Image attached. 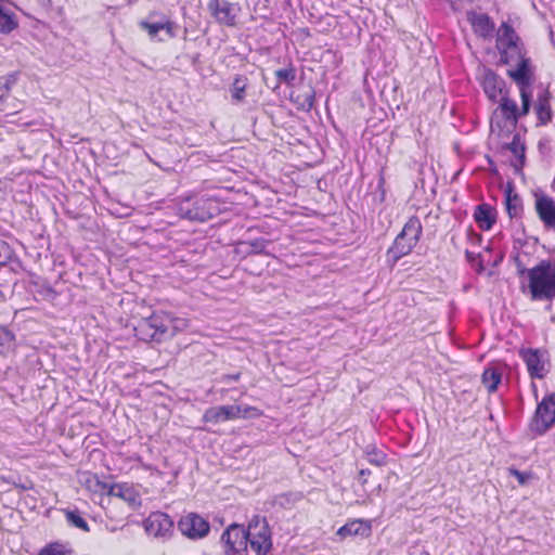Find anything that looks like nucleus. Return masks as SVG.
Wrapping results in <instances>:
<instances>
[{
	"mask_svg": "<svg viewBox=\"0 0 555 555\" xmlns=\"http://www.w3.org/2000/svg\"><path fill=\"white\" fill-rule=\"evenodd\" d=\"M185 325V320L175 318L170 313L162 311L140 320L134 331L137 336L144 341H160L172 337Z\"/></svg>",
	"mask_w": 555,
	"mask_h": 555,
	"instance_id": "obj_1",
	"label": "nucleus"
},
{
	"mask_svg": "<svg viewBox=\"0 0 555 555\" xmlns=\"http://www.w3.org/2000/svg\"><path fill=\"white\" fill-rule=\"evenodd\" d=\"M529 289L534 300L555 298V262L542 260L528 270Z\"/></svg>",
	"mask_w": 555,
	"mask_h": 555,
	"instance_id": "obj_2",
	"label": "nucleus"
},
{
	"mask_svg": "<svg viewBox=\"0 0 555 555\" xmlns=\"http://www.w3.org/2000/svg\"><path fill=\"white\" fill-rule=\"evenodd\" d=\"M422 223L417 217H411L388 249V259L393 263L412 251L420 241Z\"/></svg>",
	"mask_w": 555,
	"mask_h": 555,
	"instance_id": "obj_3",
	"label": "nucleus"
},
{
	"mask_svg": "<svg viewBox=\"0 0 555 555\" xmlns=\"http://www.w3.org/2000/svg\"><path fill=\"white\" fill-rule=\"evenodd\" d=\"M246 531L250 547L257 555H267L271 551V531L264 517L255 516Z\"/></svg>",
	"mask_w": 555,
	"mask_h": 555,
	"instance_id": "obj_4",
	"label": "nucleus"
},
{
	"mask_svg": "<svg viewBox=\"0 0 555 555\" xmlns=\"http://www.w3.org/2000/svg\"><path fill=\"white\" fill-rule=\"evenodd\" d=\"M214 201L209 198H186L178 206V214L192 221H206L214 216Z\"/></svg>",
	"mask_w": 555,
	"mask_h": 555,
	"instance_id": "obj_5",
	"label": "nucleus"
},
{
	"mask_svg": "<svg viewBox=\"0 0 555 555\" xmlns=\"http://www.w3.org/2000/svg\"><path fill=\"white\" fill-rule=\"evenodd\" d=\"M221 540L225 543L228 555H247L248 533L244 526L238 524L230 525L222 533Z\"/></svg>",
	"mask_w": 555,
	"mask_h": 555,
	"instance_id": "obj_6",
	"label": "nucleus"
},
{
	"mask_svg": "<svg viewBox=\"0 0 555 555\" xmlns=\"http://www.w3.org/2000/svg\"><path fill=\"white\" fill-rule=\"evenodd\" d=\"M513 64L516 65V69L508 70V76L512 77L520 90L521 98V113L527 115L530 108L531 93L528 91L530 85L529 78V60L524 57Z\"/></svg>",
	"mask_w": 555,
	"mask_h": 555,
	"instance_id": "obj_7",
	"label": "nucleus"
},
{
	"mask_svg": "<svg viewBox=\"0 0 555 555\" xmlns=\"http://www.w3.org/2000/svg\"><path fill=\"white\" fill-rule=\"evenodd\" d=\"M555 423V395L546 396L539 404L534 415V430L545 433Z\"/></svg>",
	"mask_w": 555,
	"mask_h": 555,
	"instance_id": "obj_8",
	"label": "nucleus"
},
{
	"mask_svg": "<svg viewBox=\"0 0 555 555\" xmlns=\"http://www.w3.org/2000/svg\"><path fill=\"white\" fill-rule=\"evenodd\" d=\"M208 9L216 21L225 26H234L240 13V7L228 0H211Z\"/></svg>",
	"mask_w": 555,
	"mask_h": 555,
	"instance_id": "obj_9",
	"label": "nucleus"
},
{
	"mask_svg": "<svg viewBox=\"0 0 555 555\" xmlns=\"http://www.w3.org/2000/svg\"><path fill=\"white\" fill-rule=\"evenodd\" d=\"M181 533L190 539L204 538L209 532V524L197 514H188L178 524Z\"/></svg>",
	"mask_w": 555,
	"mask_h": 555,
	"instance_id": "obj_10",
	"label": "nucleus"
},
{
	"mask_svg": "<svg viewBox=\"0 0 555 555\" xmlns=\"http://www.w3.org/2000/svg\"><path fill=\"white\" fill-rule=\"evenodd\" d=\"M145 531L155 538H167L171 534L173 522L167 514L152 513L144 521Z\"/></svg>",
	"mask_w": 555,
	"mask_h": 555,
	"instance_id": "obj_11",
	"label": "nucleus"
},
{
	"mask_svg": "<svg viewBox=\"0 0 555 555\" xmlns=\"http://www.w3.org/2000/svg\"><path fill=\"white\" fill-rule=\"evenodd\" d=\"M520 356L526 362L528 372L531 377L543 378L547 373V361L545 352L539 349H522Z\"/></svg>",
	"mask_w": 555,
	"mask_h": 555,
	"instance_id": "obj_12",
	"label": "nucleus"
},
{
	"mask_svg": "<svg viewBox=\"0 0 555 555\" xmlns=\"http://www.w3.org/2000/svg\"><path fill=\"white\" fill-rule=\"evenodd\" d=\"M482 87L485 93L492 102H499V99L504 95L505 81L491 69H485Z\"/></svg>",
	"mask_w": 555,
	"mask_h": 555,
	"instance_id": "obj_13",
	"label": "nucleus"
},
{
	"mask_svg": "<svg viewBox=\"0 0 555 555\" xmlns=\"http://www.w3.org/2000/svg\"><path fill=\"white\" fill-rule=\"evenodd\" d=\"M535 210L547 229H555V202L546 195H535Z\"/></svg>",
	"mask_w": 555,
	"mask_h": 555,
	"instance_id": "obj_14",
	"label": "nucleus"
},
{
	"mask_svg": "<svg viewBox=\"0 0 555 555\" xmlns=\"http://www.w3.org/2000/svg\"><path fill=\"white\" fill-rule=\"evenodd\" d=\"M238 414L240 405H219L207 409L203 415V420L206 423L218 424L220 422L235 420Z\"/></svg>",
	"mask_w": 555,
	"mask_h": 555,
	"instance_id": "obj_15",
	"label": "nucleus"
},
{
	"mask_svg": "<svg viewBox=\"0 0 555 555\" xmlns=\"http://www.w3.org/2000/svg\"><path fill=\"white\" fill-rule=\"evenodd\" d=\"M474 219L481 230L488 231L495 223L496 214L489 204H480L475 208Z\"/></svg>",
	"mask_w": 555,
	"mask_h": 555,
	"instance_id": "obj_16",
	"label": "nucleus"
},
{
	"mask_svg": "<svg viewBox=\"0 0 555 555\" xmlns=\"http://www.w3.org/2000/svg\"><path fill=\"white\" fill-rule=\"evenodd\" d=\"M518 42H520V40L515 30L508 24L503 23L498 30L496 37V48L499 52L501 53L504 50H508Z\"/></svg>",
	"mask_w": 555,
	"mask_h": 555,
	"instance_id": "obj_17",
	"label": "nucleus"
},
{
	"mask_svg": "<svg viewBox=\"0 0 555 555\" xmlns=\"http://www.w3.org/2000/svg\"><path fill=\"white\" fill-rule=\"evenodd\" d=\"M517 122L506 115L496 111L493 112L491 117V131L498 135H505L514 131Z\"/></svg>",
	"mask_w": 555,
	"mask_h": 555,
	"instance_id": "obj_18",
	"label": "nucleus"
},
{
	"mask_svg": "<svg viewBox=\"0 0 555 555\" xmlns=\"http://www.w3.org/2000/svg\"><path fill=\"white\" fill-rule=\"evenodd\" d=\"M468 20L470 21L476 34L480 35L481 37L491 36L494 29V25L487 14L469 13Z\"/></svg>",
	"mask_w": 555,
	"mask_h": 555,
	"instance_id": "obj_19",
	"label": "nucleus"
},
{
	"mask_svg": "<svg viewBox=\"0 0 555 555\" xmlns=\"http://www.w3.org/2000/svg\"><path fill=\"white\" fill-rule=\"evenodd\" d=\"M370 531H371V527L367 522L360 520V519H356V520L349 521L345 526L340 527L337 533L341 538L354 537V535L366 537L370 534Z\"/></svg>",
	"mask_w": 555,
	"mask_h": 555,
	"instance_id": "obj_20",
	"label": "nucleus"
},
{
	"mask_svg": "<svg viewBox=\"0 0 555 555\" xmlns=\"http://www.w3.org/2000/svg\"><path fill=\"white\" fill-rule=\"evenodd\" d=\"M500 106L495 109L496 112L508 116L516 122L518 121L519 115H524L521 112H518L517 103L509 98H507L505 94L502 95L500 99Z\"/></svg>",
	"mask_w": 555,
	"mask_h": 555,
	"instance_id": "obj_21",
	"label": "nucleus"
},
{
	"mask_svg": "<svg viewBox=\"0 0 555 555\" xmlns=\"http://www.w3.org/2000/svg\"><path fill=\"white\" fill-rule=\"evenodd\" d=\"M506 210L511 218L519 217L522 210L521 199L512 189L506 191Z\"/></svg>",
	"mask_w": 555,
	"mask_h": 555,
	"instance_id": "obj_22",
	"label": "nucleus"
},
{
	"mask_svg": "<svg viewBox=\"0 0 555 555\" xmlns=\"http://www.w3.org/2000/svg\"><path fill=\"white\" fill-rule=\"evenodd\" d=\"M501 372L496 369L490 367L485 370L482 373L481 379L482 384L487 388L489 392H494L498 388V385L501 382Z\"/></svg>",
	"mask_w": 555,
	"mask_h": 555,
	"instance_id": "obj_23",
	"label": "nucleus"
},
{
	"mask_svg": "<svg viewBox=\"0 0 555 555\" xmlns=\"http://www.w3.org/2000/svg\"><path fill=\"white\" fill-rule=\"evenodd\" d=\"M246 87L247 78L242 75L235 76L231 87V96L233 101L240 103L244 100Z\"/></svg>",
	"mask_w": 555,
	"mask_h": 555,
	"instance_id": "obj_24",
	"label": "nucleus"
},
{
	"mask_svg": "<svg viewBox=\"0 0 555 555\" xmlns=\"http://www.w3.org/2000/svg\"><path fill=\"white\" fill-rule=\"evenodd\" d=\"M140 27L146 30L151 38H154L158 34V31L163 29H166L170 36H173L172 23L169 21H166L164 23H149L146 21H141Z\"/></svg>",
	"mask_w": 555,
	"mask_h": 555,
	"instance_id": "obj_25",
	"label": "nucleus"
},
{
	"mask_svg": "<svg viewBox=\"0 0 555 555\" xmlns=\"http://www.w3.org/2000/svg\"><path fill=\"white\" fill-rule=\"evenodd\" d=\"M501 62L504 64H513L521 59H524L522 47L520 42L516 43L508 50H504L500 53Z\"/></svg>",
	"mask_w": 555,
	"mask_h": 555,
	"instance_id": "obj_26",
	"label": "nucleus"
},
{
	"mask_svg": "<svg viewBox=\"0 0 555 555\" xmlns=\"http://www.w3.org/2000/svg\"><path fill=\"white\" fill-rule=\"evenodd\" d=\"M267 241L264 238H257L249 242H240L238 247H250V249H244L243 251L247 255L250 254H262L264 253V248L267 246Z\"/></svg>",
	"mask_w": 555,
	"mask_h": 555,
	"instance_id": "obj_27",
	"label": "nucleus"
},
{
	"mask_svg": "<svg viewBox=\"0 0 555 555\" xmlns=\"http://www.w3.org/2000/svg\"><path fill=\"white\" fill-rule=\"evenodd\" d=\"M108 494L111 496L119 498L128 502L134 501L132 491L128 487H125L122 485L111 486V488L108 489Z\"/></svg>",
	"mask_w": 555,
	"mask_h": 555,
	"instance_id": "obj_28",
	"label": "nucleus"
},
{
	"mask_svg": "<svg viewBox=\"0 0 555 555\" xmlns=\"http://www.w3.org/2000/svg\"><path fill=\"white\" fill-rule=\"evenodd\" d=\"M18 26V22L16 15L13 13L7 12L2 8V34H9L12 30L16 29Z\"/></svg>",
	"mask_w": 555,
	"mask_h": 555,
	"instance_id": "obj_29",
	"label": "nucleus"
},
{
	"mask_svg": "<svg viewBox=\"0 0 555 555\" xmlns=\"http://www.w3.org/2000/svg\"><path fill=\"white\" fill-rule=\"evenodd\" d=\"M365 453H366L367 461L371 464H374L376 466H383L387 463L386 454L382 450H378L373 447L371 449L367 448Z\"/></svg>",
	"mask_w": 555,
	"mask_h": 555,
	"instance_id": "obj_30",
	"label": "nucleus"
},
{
	"mask_svg": "<svg viewBox=\"0 0 555 555\" xmlns=\"http://www.w3.org/2000/svg\"><path fill=\"white\" fill-rule=\"evenodd\" d=\"M275 76L279 82H285L287 85H293L296 79V70L294 67L289 66L286 68H281L275 72Z\"/></svg>",
	"mask_w": 555,
	"mask_h": 555,
	"instance_id": "obj_31",
	"label": "nucleus"
},
{
	"mask_svg": "<svg viewBox=\"0 0 555 555\" xmlns=\"http://www.w3.org/2000/svg\"><path fill=\"white\" fill-rule=\"evenodd\" d=\"M537 114L542 124L551 120L552 112L546 99H539V103L537 105Z\"/></svg>",
	"mask_w": 555,
	"mask_h": 555,
	"instance_id": "obj_32",
	"label": "nucleus"
},
{
	"mask_svg": "<svg viewBox=\"0 0 555 555\" xmlns=\"http://www.w3.org/2000/svg\"><path fill=\"white\" fill-rule=\"evenodd\" d=\"M261 415L262 412L256 406L240 405V414L237 415V418H255Z\"/></svg>",
	"mask_w": 555,
	"mask_h": 555,
	"instance_id": "obj_33",
	"label": "nucleus"
},
{
	"mask_svg": "<svg viewBox=\"0 0 555 555\" xmlns=\"http://www.w3.org/2000/svg\"><path fill=\"white\" fill-rule=\"evenodd\" d=\"M66 516L68 521L75 527L80 528L82 530H88L87 521L79 514L75 512H68Z\"/></svg>",
	"mask_w": 555,
	"mask_h": 555,
	"instance_id": "obj_34",
	"label": "nucleus"
},
{
	"mask_svg": "<svg viewBox=\"0 0 555 555\" xmlns=\"http://www.w3.org/2000/svg\"><path fill=\"white\" fill-rule=\"evenodd\" d=\"M39 555H65V552L60 544H51L42 548Z\"/></svg>",
	"mask_w": 555,
	"mask_h": 555,
	"instance_id": "obj_35",
	"label": "nucleus"
},
{
	"mask_svg": "<svg viewBox=\"0 0 555 555\" xmlns=\"http://www.w3.org/2000/svg\"><path fill=\"white\" fill-rule=\"evenodd\" d=\"M509 474L515 476L520 485H526L530 478V474L519 472L515 468H509Z\"/></svg>",
	"mask_w": 555,
	"mask_h": 555,
	"instance_id": "obj_36",
	"label": "nucleus"
},
{
	"mask_svg": "<svg viewBox=\"0 0 555 555\" xmlns=\"http://www.w3.org/2000/svg\"><path fill=\"white\" fill-rule=\"evenodd\" d=\"M507 149L511 150L515 155H517L519 152H524V147L519 146L516 135L514 137L513 141L507 144Z\"/></svg>",
	"mask_w": 555,
	"mask_h": 555,
	"instance_id": "obj_37",
	"label": "nucleus"
},
{
	"mask_svg": "<svg viewBox=\"0 0 555 555\" xmlns=\"http://www.w3.org/2000/svg\"><path fill=\"white\" fill-rule=\"evenodd\" d=\"M369 475H370V470H369V469H361V470L359 472V481H360L362 485L366 483V481H367V478H366V477H367Z\"/></svg>",
	"mask_w": 555,
	"mask_h": 555,
	"instance_id": "obj_38",
	"label": "nucleus"
},
{
	"mask_svg": "<svg viewBox=\"0 0 555 555\" xmlns=\"http://www.w3.org/2000/svg\"><path fill=\"white\" fill-rule=\"evenodd\" d=\"M16 81V74H13V75H10L8 78H7V81L4 83V88L7 90H10L11 86L14 85Z\"/></svg>",
	"mask_w": 555,
	"mask_h": 555,
	"instance_id": "obj_39",
	"label": "nucleus"
},
{
	"mask_svg": "<svg viewBox=\"0 0 555 555\" xmlns=\"http://www.w3.org/2000/svg\"><path fill=\"white\" fill-rule=\"evenodd\" d=\"M241 374L240 373H236V374H233V375H223L222 376V380L223 382H227V380H237L240 378Z\"/></svg>",
	"mask_w": 555,
	"mask_h": 555,
	"instance_id": "obj_40",
	"label": "nucleus"
},
{
	"mask_svg": "<svg viewBox=\"0 0 555 555\" xmlns=\"http://www.w3.org/2000/svg\"><path fill=\"white\" fill-rule=\"evenodd\" d=\"M2 334H4V335H5V336H8V337H9V336H11V333H10V332H8V331H5V332H3V331H2Z\"/></svg>",
	"mask_w": 555,
	"mask_h": 555,
	"instance_id": "obj_41",
	"label": "nucleus"
}]
</instances>
